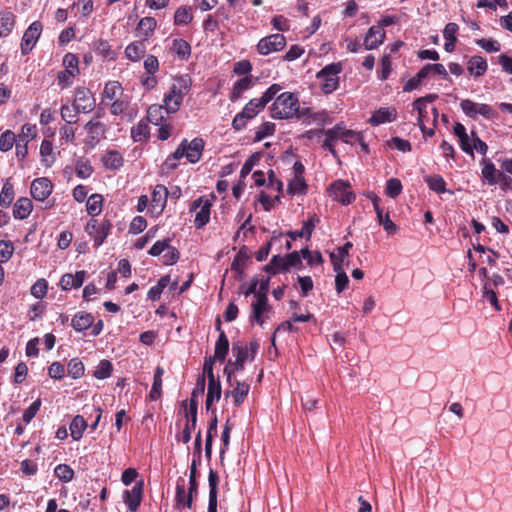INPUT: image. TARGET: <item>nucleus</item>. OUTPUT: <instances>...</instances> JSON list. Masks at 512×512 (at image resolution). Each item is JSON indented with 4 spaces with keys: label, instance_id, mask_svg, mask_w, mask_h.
Returning a JSON list of instances; mask_svg holds the SVG:
<instances>
[{
    "label": "nucleus",
    "instance_id": "f257e3e1",
    "mask_svg": "<svg viewBox=\"0 0 512 512\" xmlns=\"http://www.w3.org/2000/svg\"><path fill=\"white\" fill-rule=\"evenodd\" d=\"M204 149V141L202 138H194L192 141L184 139L178 148L164 161L162 171L171 172L178 167V161L186 158L190 163H196L200 160Z\"/></svg>",
    "mask_w": 512,
    "mask_h": 512
},
{
    "label": "nucleus",
    "instance_id": "f03ea898",
    "mask_svg": "<svg viewBox=\"0 0 512 512\" xmlns=\"http://www.w3.org/2000/svg\"><path fill=\"white\" fill-rule=\"evenodd\" d=\"M299 112V100L291 92H284L276 97L271 107L274 119H291Z\"/></svg>",
    "mask_w": 512,
    "mask_h": 512
},
{
    "label": "nucleus",
    "instance_id": "7ed1b4c3",
    "mask_svg": "<svg viewBox=\"0 0 512 512\" xmlns=\"http://www.w3.org/2000/svg\"><path fill=\"white\" fill-rule=\"evenodd\" d=\"M190 89V79L187 76H181L175 79L170 92L164 98V109L167 114L175 113L183 101V97Z\"/></svg>",
    "mask_w": 512,
    "mask_h": 512
},
{
    "label": "nucleus",
    "instance_id": "20e7f679",
    "mask_svg": "<svg viewBox=\"0 0 512 512\" xmlns=\"http://www.w3.org/2000/svg\"><path fill=\"white\" fill-rule=\"evenodd\" d=\"M342 71V64L332 63L321 69L316 77L320 81V86L325 94L332 93L338 88V74Z\"/></svg>",
    "mask_w": 512,
    "mask_h": 512
},
{
    "label": "nucleus",
    "instance_id": "39448f33",
    "mask_svg": "<svg viewBox=\"0 0 512 512\" xmlns=\"http://www.w3.org/2000/svg\"><path fill=\"white\" fill-rule=\"evenodd\" d=\"M264 108L265 105L259 98L251 99L243 110L234 117L232 121L233 128L238 131L243 129L247 121L257 116Z\"/></svg>",
    "mask_w": 512,
    "mask_h": 512
},
{
    "label": "nucleus",
    "instance_id": "423d86ee",
    "mask_svg": "<svg viewBox=\"0 0 512 512\" xmlns=\"http://www.w3.org/2000/svg\"><path fill=\"white\" fill-rule=\"evenodd\" d=\"M462 111L470 118L476 119L478 115L486 119L497 117V112L488 104L476 103L469 99H464L460 103Z\"/></svg>",
    "mask_w": 512,
    "mask_h": 512
},
{
    "label": "nucleus",
    "instance_id": "0eeeda50",
    "mask_svg": "<svg viewBox=\"0 0 512 512\" xmlns=\"http://www.w3.org/2000/svg\"><path fill=\"white\" fill-rule=\"evenodd\" d=\"M211 206V201L205 197H199L192 203L190 208L191 211H196L199 209L195 215L194 220L196 228L200 229L209 222Z\"/></svg>",
    "mask_w": 512,
    "mask_h": 512
},
{
    "label": "nucleus",
    "instance_id": "6e6552de",
    "mask_svg": "<svg viewBox=\"0 0 512 512\" xmlns=\"http://www.w3.org/2000/svg\"><path fill=\"white\" fill-rule=\"evenodd\" d=\"M329 192L335 200L344 205L352 203L355 199V195L351 191L350 184L347 181H335L330 185Z\"/></svg>",
    "mask_w": 512,
    "mask_h": 512
},
{
    "label": "nucleus",
    "instance_id": "1a4fd4ad",
    "mask_svg": "<svg viewBox=\"0 0 512 512\" xmlns=\"http://www.w3.org/2000/svg\"><path fill=\"white\" fill-rule=\"evenodd\" d=\"M73 105L82 113H90L94 110L95 98L89 89L78 87L75 90Z\"/></svg>",
    "mask_w": 512,
    "mask_h": 512
},
{
    "label": "nucleus",
    "instance_id": "9d476101",
    "mask_svg": "<svg viewBox=\"0 0 512 512\" xmlns=\"http://www.w3.org/2000/svg\"><path fill=\"white\" fill-rule=\"evenodd\" d=\"M286 45V39L282 34H272L262 38L257 45L261 55H268L271 52L282 50Z\"/></svg>",
    "mask_w": 512,
    "mask_h": 512
},
{
    "label": "nucleus",
    "instance_id": "9b49d317",
    "mask_svg": "<svg viewBox=\"0 0 512 512\" xmlns=\"http://www.w3.org/2000/svg\"><path fill=\"white\" fill-rule=\"evenodd\" d=\"M42 31V24L39 21L33 22L24 32L21 42V53L27 55L35 46Z\"/></svg>",
    "mask_w": 512,
    "mask_h": 512
},
{
    "label": "nucleus",
    "instance_id": "f8f14e48",
    "mask_svg": "<svg viewBox=\"0 0 512 512\" xmlns=\"http://www.w3.org/2000/svg\"><path fill=\"white\" fill-rule=\"evenodd\" d=\"M110 226L111 225L108 221L99 224L97 220H91L87 223L86 231L93 238L94 245L96 247L100 246L104 242L108 235Z\"/></svg>",
    "mask_w": 512,
    "mask_h": 512
},
{
    "label": "nucleus",
    "instance_id": "ddd939ff",
    "mask_svg": "<svg viewBox=\"0 0 512 512\" xmlns=\"http://www.w3.org/2000/svg\"><path fill=\"white\" fill-rule=\"evenodd\" d=\"M87 131V144L94 147L104 135L106 128L105 125L99 120V116L92 118L85 126Z\"/></svg>",
    "mask_w": 512,
    "mask_h": 512
},
{
    "label": "nucleus",
    "instance_id": "4468645a",
    "mask_svg": "<svg viewBox=\"0 0 512 512\" xmlns=\"http://www.w3.org/2000/svg\"><path fill=\"white\" fill-rule=\"evenodd\" d=\"M53 185L48 178L35 179L31 184V195L37 201H44L52 193Z\"/></svg>",
    "mask_w": 512,
    "mask_h": 512
},
{
    "label": "nucleus",
    "instance_id": "2eb2a0df",
    "mask_svg": "<svg viewBox=\"0 0 512 512\" xmlns=\"http://www.w3.org/2000/svg\"><path fill=\"white\" fill-rule=\"evenodd\" d=\"M143 480L136 482L131 490L124 492V502L128 505L130 511L135 512L140 506L143 494Z\"/></svg>",
    "mask_w": 512,
    "mask_h": 512
},
{
    "label": "nucleus",
    "instance_id": "dca6fc26",
    "mask_svg": "<svg viewBox=\"0 0 512 512\" xmlns=\"http://www.w3.org/2000/svg\"><path fill=\"white\" fill-rule=\"evenodd\" d=\"M368 197L373 202V207L377 214V219H378L379 224L383 226L384 230L388 234H394L397 230V226L393 223V221L390 219L388 214H386V216L384 217V213L379 206L380 198L377 195H375L374 193H371Z\"/></svg>",
    "mask_w": 512,
    "mask_h": 512
},
{
    "label": "nucleus",
    "instance_id": "f3484780",
    "mask_svg": "<svg viewBox=\"0 0 512 512\" xmlns=\"http://www.w3.org/2000/svg\"><path fill=\"white\" fill-rule=\"evenodd\" d=\"M251 308L252 312L250 315V321H256L259 325H263V313L267 312L270 309L267 296L261 295L258 298H255V300L251 304Z\"/></svg>",
    "mask_w": 512,
    "mask_h": 512
},
{
    "label": "nucleus",
    "instance_id": "a211bd4d",
    "mask_svg": "<svg viewBox=\"0 0 512 512\" xmlns=\"http://www.w3.org/2000/svg\"><path fill=\"white\" fill-rule=\"evenodd\" d=\"M385 37V31L381 26H372L364 39V46L367 50H372L377 48L380 44H382L383 39Z\"/></svg>",
    "mask_w": 512,
    "mask_h": 512
},
{
    "label": "nucleus",
    "instance_id": "6ab92c4d",
    "mask_svg": "<svg viewBox=\"0 0 512 512\" xmlns=\"http://www.w3.org/2000/svg\"><path fill=\"white\" fill-rule=\"evenodd\" d=\"M330 259L333 264V269L336 272L335 277V289L337 293H341L348 285L349 278L347 274L343 271L342 266L340 262L336 261V255L335 253L330 254Z\"/></svg>",
    "mask_w": 512,
    "mask_h": 512
},
{
    "label": "nucleus",
    "instance_id": "aec40b11",
    "mask_svg": "<svg viewBox=\"0 0 512 512\" xmlns=\"http://www.w3.org/2000/svg\"><path fill=\"white\" fill-rule=\"evenodd\" d=\"M86 272L81 270L77 271L74 275L64 274L60 280V285L63 290H69L71 288H78L82 286L85 280Z\"/></svg>",
    "mask_w": 512,
    "mask_h": 512
},
{
    "label": "nucleus",
    "instance_id": "412c9836",
    "mask_svg": "<svg viewBox=\"0 0 512 512\" xmlns=\"http://www.w3.org/2000/svg\"><path fill=\"white\" fill-rule=\"evenodd\" d=\"M396 115L397 112L394 108H380L371 116L369 123L377 126L386 122H391L396 119Z\"/></svg>",
    "mask_w": 512,
    "mask_h": 512
},
{
    "label": "nucleus",
    "instance_id": "4be33fe9",
    "mask_svg": "<svg viewBox=\"0 0 512 512\" xmlns=\"http://www.w3.org/2000/svg\"><path fill=\"white\" fill-rule=\"evenodd\" d=\"M16 22V16L8 10H4L0 12V37L8 36Z\"/></svg>",
    "mask_w": 512,
    "mask_h": 512
},
{
    "label": "nucleus",
    "instance_id": "5701e85b",
    "mask_svg": "<svg viewBox=\"0 0 512 512\" xmlns=\"http://www.w3.org/2000/svg\"><path fill=\"white\" fill-rule=\"evenodd\" d=\"M249 389V384L237 381L234 389L232 391H227L225 395L226 397L231 395L235 406H240L247 397Z\"/></svg>",
    "mask_w": 512,
    "mask_h": 512
},
{
    "label": "nucleus",
    "instance_id": "b1692460",
    "mask_svg": "<svg viewBox=\"0 0 512 512\" xmlns=\"http://www.w3.org/2000/svg\"><path fill=\"white\" fill-rule=\"evenodd\" d=\"M319 222V219L317 217H311L307 221L303 222L302 229L291 231L288 233V236L292 240H296L301 237H306L308 240L311 238L312 232L315 228V224Z\"/></svg>",
    "mask_w": 512,
    "mask_h": 512
},
{
    "label": "nucleus",
    "instance_id": "393cba45",
    "mask_svg": "<svg viewBox=\"0 0 512 512\" xmlns=\"http://www.w3.org/2000/svg\"><path fill=\"white\" fill-rule=\"evenodd\" d=\"M222 389L219 379L208 381V391L206 396V409L210 410L214 401L221 398Z\"/></svg>",
    "mask_w": 512,
    "mask_h": 512
},
{
    "label": "nucleus",
    "instance_id": "a878e982",
    "mask_svg": "<svg viewBox=\"0 0 512 512\" xmlns=\"http://www.w3.org/2000/svg\"><path fill=\"white\" fill-rule=\"evenodd\" d=\"M167 195L168 190L164 185H156L152 193V208L162 211L167 200Z\"/></svg>",
    "mask_w": 512,
    "mask_h": 512
},
{
    "label": "nucleus",
    "instance_id": "bb28decb",
    "mask_svg": "<svg viewBox=\"0 0 512 512\" xmlns=\"http://www.w3.org/2000/svg\"><path fill=\"white\" fill-rule=\"evenodd\" d=\"M144 41L145 40L135 41V42L130 43L126 47L125 54L129 60L136 62V61H139L141 59V57L144 56V54L146 52V45H145Z\"/></svg>",
    "mask_w": 512,
    "mask_h": 512
},
{
    "label": "nucleus",
    "instance_id": "cd10ccee",
    "mask_svg": "<svg viewBox=\"0 0 512 512\" xmlns=\"http://www.w3.org/2000/svg\"><path fill=\"white\" fill-rule=\"evenodd\" d=\"M32 208L33 205L30 199L20 198L16 201L14 205L13 216L16 219H25L30 215Z\"/></svg>",
    "mask_w": 512,
    "mask_h": 512
},
{
    "label": "nucleus",
    "instance_id": "c85d7f7f",
    "mask_svg": "<svg viewBox=\"0 0 512 512\" xmlns=\"http://www.w3.org/2000/svg\"><path fill=\"white\" fill-rule=\"evenodd\" d=\"M467 69L470 74L474 75L475 77H480L484 75L487 70V62L481 56H473L467 63Z\"/></svg>",
    "mask_w": 512,
    "mask_h": 512
},
{
    "label": "nucleus",
    "instance_id": "c756f323",
    "mask_svg": "<svg viewBox=\"0 0 512 512\" xmlns=\"http://www.w3.org/2000/svg\"><path fill=\"white\" fill-rule=\"evenodd\" d=\"M196 463L193 461L191 468H190V476H189V488H188V494L186 497V506L188 509H191L193 506V496L197 494L198 489V482L196 479Z\"/></svg>",
    "mask_w": 512,
    "mask_h": 512
},
{
    "label": "nucleus",
    "instance_id": "7c9ffc66",
    "mask_svg": "<svg viewBox=\"0 0 512 512\" xmlns=\"http://www.w3.org/2000/svg\"><path fill=\"white\" fill-rule=\"evenodd\" d=\"M94 318L90 313L79 312L72 319L76 331H84L93 325Z\"/></svg>",
    "mask_w": 512,
    "mask_h": 512
},
{
    "label": "nucleus",
    "instance_id": "2f4dec72",
    "mask_svg": "<svg viewBox=\"0 0 512 512\" xmlns=\"http://www.w3.org/2000/svg\"><path fill=\"white\" fill-rule=\"evenodd\" d=\"M228 350H229L228 338H227L226 334L224 333V331H221V333L219 334L218 340L216 341V344H215V352H214L213 358L217 359L219 361H224L226 358V355L228 353Z\"/></svg>",
    "mask_w": 512,
    "mask_h": 512
},
{
    "label": "nucleus",
    "instance_id": "473e14b6",
    "mask_svg": "<svg viewBox=\"0 0 512 512\" xmlns=\"http://www.w3.org/2000/svg\"><path fill=\"white\" fill-rule=\"evenodd\" d=\"M484 167L482 168V177L488 182L489 185H495L499 183L498 172L495 168L494 163L488 159H483Z\"/></svg>",
    "mask_w": 512,
    "mask_h": 512
},
{
    "label": "nucleus",
    "instance_id": "72a5a7b5",
    "mask_svg": "<svg viewBox=\"0 0 512 512\" xmlns=\"http://www.w3.org/2000/svg\"><path fill=\"white\" fill-rule=\"evenodd\" d=\"M164 374V369L160 366H157L154 372V379L151 391L149 393V398L152 401H156L161 396V388H162V376Z\"/></svg>",
    "mask_w": 512,
    "mask_h": 512
},
{
    "label": "nucleus",
    "instance_id": "f704fd0d",
    "mask_svg": "<svg viewBox=\"0 0 512 512\" xmlns=\"http://www.w3.org/2000/svg\"><path fill=\"white\" fill-rule=\"evenodd\" d=\"M157 26V22L153 17H144L142 18L137 27V31L139 35L144 37V40H147L153 33Z\"/></svg>",
    "mask_w": 512,
    "mask_h": 512
},
{
    "label": "nucleus",
    "instance_id": "c9c22d12",
    "mask_svg": "<svg viewBox=\"0 0 512 512\" xmlns=\"http://www.w3.org/2000/svg\"><path fill=\"white\" fill-rule=\"evenodd\" d=\"M87 428V422L81 415H76L70 423V432L74 440H79L85 429Z\"/></svg>",
    "mask_w": 512,
    "mask_h": 512
},
{
    "label": "nucleus",
    "instance_id": "e433bc0d",
    "mask_svg": "<svg viewBox=\"0 0 512 512\" xmlns=\"http://www.w3.org/2000/svg\"><path fill=\"white\" fill-rule=\"evenodd\" d=\"M252 85H253V81L250 77H243L240 80H238L237 82H235L234 86H233L232 93L230 95V100L234 102L237 99H239L240 96L242 95V93L244 91L248 90L249 88H251Z\"/></svg>",
    "mask_w": 512,
    "mask_h": 512
},
{
    "label": "nucleus",
    "instance_id": "4c0bfd02",
    "mask_svg": "<svg viewBox=\"0 0 512 512\" xmlns=\"http://www.w3.org/2000/svg\"><path fill=\"white\" fill-rule=\"evenodd\" d=\"M431 68L432 67H430V66H424L422 69H420L414 77H412L405 83L404 88H403L404 91L411 92V91L415 90L416 88H418L421 81L428 77V71Z\"/></svg>",
    "mask_w": 512,
    "mask_h": 512
},
{
    "label": "nucleus",
    "instance_id": "58836bf2",
    "mask_svg": "<svg viewBox=\"0 0 512 512\" xmlns=\"http://www.w3.org/2000/svg\"><path fill=\"white\" fill-rule=\"evenodd\" d=\"M123 94V89L118 81H110L105 85L103 96L105 99L116 100Z\"/></svg>",
    "mask_w": 512,
    "mask_h": 512
},
{
    "label": "nucleus",
    "instance_id": "ea45409f",
    "mask_svg": "<svg viewBox=\"0 0 512 512\" xmlns=\"http://www.w3.org/2000/svg\"><path fill=\"white\" fill-rule=\"evenodd\" d=\"M165 113L166 111L162 105H151L147 111V118L149 122L160 125L165 119Z\"/></svg>",
    "mask_w": 512,
    "mask_h": 512
},
{
    "label": "nucleus",
    "instance_id": "a19ab883",
    "mask_svg": "<svg viewBox=\"0 0 512 512\" xmlns=\"http://www.w3.org/2000/svg\"><path fill=\"white\" fill-rule=\"evenodd\" d=\"M428 187L436 193L446 192V182L440 175H428L425 177Z\"/></svg>",
    "mask_w": 512,
    "mask_h": 512
},
{
    "label": "nucleus",
    "instance_id": "79ce46f5",
    "mask_svg": "<svg viewBox=\"0 0 512 512\" xmlns=\"http://www.w3.org/2000/svg\"><path fill=\"white\" fill-rule=\"evenodd\" d=\"M103 197L100 194L91 195L86 204L87 213L90 216H97L101 212Z\"/></svg>",
    "mask_w": 512,
    "mask_h": 512
},
{
    "label": "nucleus",
    "instance_id": "37998d69",
    "mask_svg": "<svg viewBox=\"0 0 512 512\" xmlns=\"http://www.w3.org/2000/svg\"><path fill=\"white\" fill-rule=\"evenodd\" d=\"M172 49L181 59H187L191 54V46L184 39H175L173 41Z\"/></svg>",
    "mask_w": 512,
    "mask_h": 512
},
{
    "label": "nucleus",
    "instance_id": "c03bdc74",
    "mask_svg": "<svg viewBox=\"0 0 512 512\" xmlns=\"http://www.w3.org/2000/svg\"><path fill=\"white\" fill-rule=\"evenodd\" d=\"M193 19L191 8L187 6L179 7L174 15V23L176 25H186Z\"/></svg>",
    "mask_w": 512,
    "mask_h": 512
},
{
    "label": "nucleus",
    "instance_id": "a18cd8bd",
    "mask_svg": "<svg viewBox=\"0 0 512 512\" xmlns=\"http://www.w3.org/2000/svg\"><path fill=\"white\" fill-rule=\"evenodd\" d=\"M79 112L74 105L64 104L61 107V118L66 124H74L78 121Z\"/></svg>",
    "mask_w": 512,
    "mask_h": 512
},
{
    "label": "nucleus",
    "instance_id": "49530a36",
    "mask_svg": "<svg viewBox=\"0 0 512 512\" xmlns=\"http://www.w3.org/2000/svg\"><path fill=\"white\" fill-rule=\"evenodd\" d=\"M14 199V187L13 185L7 180L2 187L1 193H0V205L2 207H8L12 203Z\"/></svg>",
    "mask_w": 512,
    "mask_h": 512
},
{
    "label": "nucleus",
    "instance_id": "de8ad7c7",
    "mask_svg": "<svg viewBox=\"0 0 512 512\" xmlns=\"http://www.w3.org/2000/svg\"><path fill=\"white\" fill-rule=\"evenodd\" d=\"M54 473L56 477L63 482L71 481L74 476L73 469L66 464L57 465L54 469Z\"/></svg>",
    "mask_w": 512,
    "mask_h": 512
},
{
    "label": "nucleus",
    "instance_id": "09e8293b",
    "mask_svg": "<svg viewBox=\"0 0 512 512\" xmlns=\"http://www.w3.org/2000/svg\"><path fill=\"white\" fill-rule=\"evenodd\" d=\"M113 366L108 360H101L94 371V376L97 379H105L111 375Z\"/></svg>",
    "mask_w": 512,
    "mask_h": 512
},
{
    "label": "nucleus",
    "instance_id": "8fccbe9b",
    "mask_svg": "<svg viewBox=\"0 0 512 512\" xmlns=\"http://www.w3.org/2000/svg\"><path fill=\"white\" fill-rule=\"evenodd\" d=\"M15 140V134L11 130L3 132L0 136V151H9L13 147Z\"/></svg>",
    "mask_w": 512,
    "mask_h": 512
},
{
    "label": "nucleus",
    "instance_id": "3c124183",
    "mask_svg": "<svg viewBox=\"0 0 512 512\" xmlns=\"http://www.w3.org/2000/svg\"><path fill=\"white\" fill-rule=\"evenodd\" d=\"M37 133L36 125L32 124H24L21 128V132L18 135V141L23 143H28L32 140Z\"/></svg>",
    "mask_w": 512,
    "mask_h": 512
},
{
    "label": "nucleus",
    "instance_id": "603ef678",
    "mask_svg": "<svg viewBox=\"0 0 512 512\" xmlns=\"http://www.w3.org/2000/svg\"><path fill=\"white\" fill-rule=\"evenodd\" d=\"M79 73L72 72L70 70H63L58 73L57 81L58 85L62 88H68L73 84V79Z\"/></svg>",
    "mask_w": 512,
    "mask_h": 512
},
{
    "label": "nucleus",
    "instance_id": "864d4df0",
    "mask_svg": "<svg viewBox=\"0 0 512 512\" xmlns=\"http://www.w3.org/2000/svg\"><path fill=\"white\" fill-rule=\"evenodd\" d=\"M84 373V365L77 358L71 359L68 363V374L73 379L81 377Z\"/></svg>",
    "mask_w": 512,
    "mask_h": 512
},
{
    "label": "nucleus",
    "instance_id": "5fc2aeb1",
    "mask_svg": "<svg viewBox=\"0 0 512 512\" xmlns=\"http://www.w3.org/2000/svg\"><path fill=\"white\" fill-rule=\"evenodd\" d=\"M275 132V124L272 122H265L263 123L255 134V141H261L265 137L273 135Z\"/></svg>",
    "mask_w": 512,
    "mask_h": 512
},
{
    "label": "nucleus",
    "instance_id": "6e6d98bb",
    "mask_svg": "<svg viewBox=\"0 0 512 512\" xmlns=\"http://www.w3.org/2000/svg\"><path fill=\"white\" fill-rule=\"evenodd\" d=\"M14 252L12 242L1 240L0 241V262L6 263L10 260Z\"/></svg>",
    "mask_w": 512,
    "mask_h": 512
},
{
    "label": "nucleus",
    "instance_id": "4d7b16f0",
    "mask_svg": "<svg viewBox=\"0 0 512 512\" xmlns=\"http://www.w3.org/2000/svg\"><path fill=\"white\" fill-rule=\"evenodd\" d=\"M402 191V184L400 180L391 178L386 183V194L391 197H397Z\"/></svg>",
    "mask_w": 512,
    "mask_h": 512
},
{
    "label": "nucleus",
    "instance_id": "13d9d810",
    "mask_svg": "<svg viewBox=\"0 0 512 512\" xmlns=\"http://www.w3.org/2000/svg\"><path fill=\"white\" fill-rule=\"evenodd\" d=\"M47 281L45 279L37 280L31 287V294L38 299H42L47 293Z\"/></svg>",
    "mask_w": 512,
    "mask_h": 512
},
{
    "label": "nucleus",
    "instance_id": "bf43d9fd",
    "mask_svg": "<svg viewBox=\"0 0 512 512\" xmlns=\"http://www.w3.org/2000/svg\"><path fill=\"white\" fill-rule=\"evenodd\" d=\"M248 259H249V255L247 252V248L244 246L240 249V251L235 256L232 266H231L232 270L242 269Z\"/></svg>",
    "mask_w": 512,
    "mask_h": 512
},
{
    "label": "nucleus",
    "instance_id": "052dcab7",
    "mask_svg": "<svg viewBox=\"0 0 512 512\" xmlns=\"http://www.w3.org/2000/svg\"><path fill=\"white\" fill-rule=\"evenodd\" d=\"M476 44L489 53L498 52L500 50L499 42L494 39L481 38L476 41Z\"/></svg>",
    "mask_w": 512,
    "mask_h": 512
},
{
    "label": "nucleus",
    "instance_id": "680f3d73",
    "mask_svg": "<svg viewBox=\"0 0 512 512\" xmlns=\"http://www.w3.org/2000/svg\"><path fill=\"white\" fill-rule=\"evenodd\" d=\"M78 57L73 53H67L63 57L64 70H70L75 73H79Z\"/></svg>",
    "mask_w": 512,
    "mask_h": 512
},
{
    "label": "nucleus",
    "instance_id": "e2e57ef3",
    "mask_svg": "<svg viewBox=\"0 0 512 512\" xmlns=\"http://www.w3.org/2000/svg\"><path fill=\"white\" fill-rule=\"evenodd\" d=\"M205 384H206V382H205L204 375H199L196 380L195 388L193 389V391L191 393L190 400H194L195 402H198V399L204 395Z\"/></svg>",
    "mask_w": 512,
    "mask_h": 512
},
{
    "label": "nucleus",
    "instance_id": "0e129e2a",
    "mask_svg": "<svg viewBox=\"0 0 512 512\" xmlns=\"http://www.w3.org/2000/svg\"><path fill=\"white\" fill-rule=\"evenodd\" d=\"M187 494H188V492L186 493L184 481L182 480L181 483L178 482L177 486H176V496H175L176 508L187 507L186 506Z\"/></svg>",
    "mask_w": 512,
    "mask_h": 512
},
{
    "label": "nucleus",
    "instance_id": "69168bd1",
    "mask_svg": "<svg viewBox=\"0 0 512 512\" xmlns=\"http://www.w3.org/2000/svg\"><path fill=\"white\" fill-rule=\"evenodd\" d=\"M40 406H41V401L40 399H37L36 401H34L23 413V421L25 423H30V421L35 417V415L37 414V412L39 411L40 409Z\"/></svg>",
    "mask_w": 512,
    "mask_h": 512
},
{
    "label": "nucleus",
    "instance_id": "338daca9",
    "mask_svg": "<svg viewBox=\"0 0 512 512\" xmlns=\"http://www.w3.org/2000/svg\"><path fill=\"white\" fill-rule=\"evenodd\" d=\"M166 253L163 256V263L165 265H173L179 259V252L175 247L168 245L166 248Z\"/></svg>",
    "mask_w": 512,
    "mask_h": 512
},
{
    "label": "nucleus",
    "instance_id": "774afa93",
    "mask_svg": "<svg viewBox=\"0 0 512 512\" xmlns=\"http://www.w3.org/2000/svg\"><path fill=\"white\" fill-rule=\"evenodd\" d=\"M144 68L150 75H154L159 69V61L156 56L148 55L144 60Z\"/></svg>",
    "mask_w": 512,
    "mask_h": 512
}]
</instances>
